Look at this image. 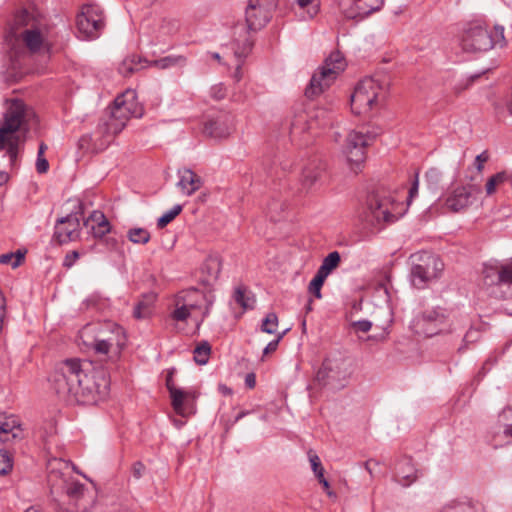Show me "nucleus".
I'll use <instances>...</instances> for the list:
<instances>
[{
	"label": "nucleus",
	"instance_id": "35",
	"mask_svg": "<svg viewBox=\"0 0 512 512\" xmlns=\"http://www.w3.org/2000/svg\"><path fill=\"white\" fill-rule=\"evenodd\" d=\"M425 180L430 190L437 191L442 181V172L438 168L432 167L425 173Z\"/></svg>",
	"mask_w": 512,
	"mask_h": 512
},
{
	"label": "nucleus",
	"instance_id": "31",
	"mask_svg": "<svg viewBox=\"0 0 512 512\" xmlns=\"http://www.w3.org/2000/svg\"><path fill=\"white\" fill-rule=\"evenodd\" d=\"M341 261V256L338 251H333L329 253L322 261L321 266L318 268V272L324 274L328 277V275L338 267Z\"/></svg>",
	"mask_w": 512,
	"mask_h": 512
},
{
	"label": "nucleus",
	"instance_id": "14",
	"mask_svg": "<svg viewBox=\"0 0 512 512\" xmlns=\"http://www.w3.org/2000/svg\"><path fill=\"white\" fill-rule=\"evenodd\" d=\"M276 0H249L245 11L246 23L249 30H259L272 18Z\"/></svg>",
	"mask_w": 512,
	"mask_h": 512
},
{
	"label": "nucleus",
	"instance_id": "29",
	"mask_svg": "<svg viewBox=\"0 0 512 512\" xmlns=\"http://www.w3.org/2000/svg\"><path fill=\"white\" fill-rule=\"evenodd\" d=\"M186 64V57L182 55H168L157 60L147 61V66L158 69H168L175 66L183 67Z\"/></svg>",
	"mask_w": 512,
	"mask_h": 512
},
{
	"label": "nucleus",
	"instance_id": "26",
	"mask_svg": "<svg viewBox=\"0 0 512 512\" xmlns=\"http://www.w3.org/2000/svg\"><path fill=\"white\" fill-rule=\"evenodd\" d=\"M439 512H485L482 505L470 498L452 500L445 504Z\"/></svg>",
	"mask_w": 512,
	"mask_h": 512
},
{
	"label": "nucleus",
	"instance_id": "5",
	"mask_svg": "<svg viewBox=\"0 0 512 512\" xmlns=\"http://www.w3.org/2000/svg\"><path fill=\"white\" fill-rule=\"evenodd\" d=\"M505 43L504 27L495 26V35L482 25L469 24L460 36V45L464 51L467 52H481L488 51L494 45L500 44L503 46Z\"/></svg>",
	"mask_w": 512,
	"mask_h": 512
},
{
	"label": "nucleus",
	"instance_id": "47",
	"mask_svg": "<svg viewBox=\"0 0 512 512\" xmlns=\"http://www.w3.org/2000/svg\"><path fill=\"white\" fill-rule=\"evenodd\" d=\"M286 332H287V329H286V330H284L282 333H280V334L278 335V337H277L275 340L270 341V342L266 345V347L264 348V350H263V355H267V354H269V353H271V352L276 351V350H277V348H278L279 342H280V341H281V339L284 337V335L286 334Z\"/></svg>",
	"mask_w": 512,
	"mask_h": 512
},
{
	"label": "nucleus",
	"instance_id": "46",
	"mask_svg": "<svg viewBox=\"0 0 512 512\" xmlns=\"http://www.w3.org/2000/svg\"><path fill=\"white\" fill-rule=\"evenodd\" d=\"M308 456H309L311 468H312L315 476H318L319 472L324 473V469L322 467L320 458L315 453H312V451H310L308 453Z\"/></svg>",
	"mask_w": 512,
	"mask_h": 512
},
{
	"label": "nucleus",
	"instance_id": "39",
	"mask_svg": "<svg viewBox=\"0 0 512 512\" xmlns=\"http://www.w3.org/2000/svg\"><path fill=\"white\" fill-rule=\"evenodd\" d=\"M278 326V316L274 312L268 313L262 320L261 331L267 334H274Z\"/></svg>",
	"mask_w": 512,
	"mask_h": 512
},
{
	"label": "nucleus",
	"instance_id": "64",
	"mask_svg": "<svg viewBox=\"0 0 512 512\" xmlns=\"http://www.w3.org/2000/svg\"><path fill=\"white\" fill-rule=\"evenodd\" d=\"M55 511L56 512H72V511H70L69 509L63 507L60 504H57Z\"/></svg>",
	"mask_w": 512,
	"mask_h": 512
},
{
	"label": "nucleus",
	"instance_id": "4",
	"mask_svg": "<svg viewBox=\"0 0 512 512\" xmlns=\"http://www.w3.org/2000/svg\"><path fill=\"white\" fill-rule=\"evenodd\" d=\"M394 205L391 192L384 186H376L367 193L364 220L371 226L382 222L392 223L396 219L392 213Z\"/></svg>",
	"mask_w": 512,
	"mask_h": 512
},
{
	"label": "nucleus",
	"instance_id": "7",
	"mask_svg": "<svg viewBox=\"0 0 512 512\" xmlns=\"http://www.w3.org/2000/svg\"><path fill=\"white\" fill-rule=\"evenodd\" d=\"M344 57L339 51H334L325 59L322 67L315 72L305 89V96L313 99L329 88L337 75L344 69Z\"/></svg>",
	"mask_w": 512,
	"mask_h": 512
},
{
	"label": "nucleus",
	"instance_id": "8",
	"mask_svg": "<svg viewBox=\"0 0 512 512\" xmlns=\"http://www.w3.org/2000/svg\"><path fill=\"white\" fill-rule=\"evenodd\" d=\"M411 260L410 281L417 289L425 288L444 268L441 259L432 253L413 254Z\"/></svg>",
	"mask_w": 512,
	"mask_h": 512
},
{
	"label": "nucleus",
	"instance_id": "21",
	"mask_svg": "<svg viewBox=\"0 0 512 512\" xmlns=\"http://www.w3.org/2000/svg\"><path fill=\"white\" fill-rule=\"evenodd\" d=\"M22 39L31 53H37L41 48H45L49 53L51 45L45 40L43 34L38 28L26 29L21 34Z\"/></svg>",
	"mask_w": 512,
	"mask_h": 512
},
{
	"label": "nucleus",
	"instance_id": "62",
	"mask_svg": "<svg viewBox=\"0 0 512 512\" xmlns=\"http://www.w3.org/2000/svg\"><path fill=\"white\" fill-rule=\"evenodd\" d=\"M47 150V145L45 143H40L39 145V149H38V153H37V157H44V153L45 151Z\"/></svg>",
	"mask_w": 512,
	"mask_h": 512
},
{
	"label": "nucleus",
	"instance_id": "40",
	"mask_svg": "<svg viewBox=\"0 0 512 512\" xmlns=\"http://www.w3.org/2000/svg\"><path fill=\"white\" fill-rule=\"evenodd\" d=\"M234 300L244 309L253 307L254 300L247 296L246 289L244 287L236 288L234 293Z\"/></svg>",
	"mask_w": 512,
	"mask_h": 512
},
{
	"label": "nucleus",
	"instance_id": "52",
	"mask_svg": "<svg viewBox=\"0 0 512 512\" xmlns=\"http://www.w3.org/2000/svg\"><path fill=\"white\" fill-rule=\"evenodd\" d=\"M418 188H419V174L416 173L414 176V180L411 184V187L409 189V194L407 198L408 204L412 201V199L418 194Z\"/></svg>",
	"mask_w": 512,
	"mask_h": 512
},
{
	"label": "nucleus",
	"instance_id": "24",
	"mask_svg": "<svg viewBox=\"0 0 512 512\" xmlns=\"http://www.w3.org/2000/svg\"><path fill=\"white\" fill-rule=\"evenodd\" d=\"M175 368L168 371L166 376V387L171 397V404L175 412L184 415V390L177 388L173 381Z\"/></svg>",
	"mask_w": 512,
	"mask_h": 512
},
{
	"label": "nucleus",
	"instance_id": "44",
	"mask_svg": "<svg viewBox=\"0 0 512 512\" xmlns=\"http://www.w3.org/2000/svg\"><path fill=\"white\" fill-rule=\"evenodd\" d=\"M85 490V485L79 481H72L66 489L67 495L72 499H80Z\"/></svg>",
	"mask_w": 512,
	"mask_h": 512
},
{
	"label": "nucleus",
	"instance_id": "59",
	"mask_svg": "<svg viewBox=\"0 0 512 512\" xmlns=\"http://www.w3.org/2000/svg\"><path fill=\"white\" fill-rule=\"evenodd\" d=\"M197 398V394L195 391H184V402L192 400L194 401Z\"/></svg>",
	"mask_w": 512,
	"mask_h": 512
},
{
	"label": "nucleus",
	"instance_id": "41",
	"mask_svg": "<svg viewBox=\"0 0 512 512\" xmlns=\"http://www.w3.org/2000/svg\"><path fill=\"white\" fill-rule=\"evenodd\" d=\"M508 175L505 172H499L491 176L485 185L486 193L491 195L495 192L496 186L508 180Z\"/></svg>",
	"mask_w": 512,
	"mask_h": 512
},
{
	"label": "nucleus",
	"instance_id": "53",
	"mask_svg": "<svg viewBox=\"0 0 512 512\" xmlns=\"http://www.w3.org/2000/svg\"><path fill=\"white\" fill-rule=\"evenodd\" d=\"M145 470V465L142 462L137 461L132 466V475L135 479H140L143 476Z\"/></svg>",
	"mask_w": 512,
	"mask_h": 512
},
{
	"label": "nucleus",
	"instance_id": "55",
	"mask_svg": "<svg viewBox=\"0 0 512 512\" xmlns=\"http://www.w3.org/2000/svg\"><path fill=\"white\" fill-rule=\"evenodd\" d=\"M49 169V163L48 160L45 157H37L36 160V170L40 174H44Z\"/></svg>",
	"mask_w": 512,
	"mask_h": 512
},
{
	"label": "nucleus",
	"instance_id": "34",
	"mask_svg": "<svg viewBox=\"0 0 512 512\" xmlns=\"http://www.w3.org/2000/svg\"><path fill=\"white\" fill-rule=\"evenodd\" d=\"M481 338V330L480 328L470 327L469 330L465 333L462 339V345L459 346L458 352L464 353L469 344L476 343Z\"/></svg>",
	"mask_w": 512,
	"mask_h": 512
},
{
	"label": "nucleus",
	"instance_id": "2",
	"mask_svg": "<svg viewBox=\"0 0 512 512\" xmlns=\"http://www.w3.org/2000/svg\"><path fill=\"white\" fill-rule=\"evenodd\" d=\"M126 95L117 96L109 113L101 117L94 134H84L78 140V148L83 153H98L106 149L113 138L126 126L131 117L141 118L143 108Z\"/></svg>",
	"mask_w": 512,
	"mask_h": 512
},
{
	"label": "nucleus",
	"instance_id": "9",
	"mask_svg": "<svg viewBox=\"0 0 512 512\" xmlns=\"http://www.w3.org/2000/svg\"><path fill=\"white\" fill-rule=\"evenodd\" d=\"M483 287L495 298H504L503 286L512 285V258L508 263L488 262L482 268Z\"/></svg>",
	"mask_w": 512,
	"mask_h": 512
},
{
	"label": "nucleus",
	"instance_id": "13",
	"mask_svg": "<svg viewBox=\"0 0 512 512\" xmlns=\"http://www.w3.org/2000/svg\"><path fill=\"white\" fill-rule=\"evenodd\" d=\"M77 28L87 38L98 37L104 27L102 9L95 4H86L76 17Z\"/></svg>",
	"mask_w": 512,
	"mask_h": 512
},
{
	"label": "nucleus",
	"instance_id": "48",
	"mask_svg": "<svg viewBox=\"0 0 512 512\" xmlns=\"http://www.w3.org/2000/svg\"><path fill=\"white\" fill-rule=\"evenodd\" d=\"M79 256L80 254L76 250L67 253L63 260V266L68 269L71 268L74 265V263L78 260Z\"/></svg>",
	"mask_w": 512,
	"mask_h": 512
},
{
	"label": "nucleus",
	"instance_id": "38",
	"mask_svg": "<svg viewBox=\"0 0 512 512\" xmlns=\"http://www.w3.org/2000/svg\"><path fill=\"white\" fill-rule=\"evenodd\" d=\"M326 278L327 276L317 271L309 283L308 291L318 299L322 297L321 288Z\"/></svg>",
	"mask_w": 512,
	"mask_h": 512
},
{
	"label": "nucleus",
	"instance_id": "12",
	"mask_svg": "<svg viewBox=\"0 0 512 512\" xmlns=\"http://www.w3.org/2000/svg\"><path fill=\"white\" fill-rule=\"evenodd\" d=\"M375 136L362 131H351L345 140L344 154L355 173L360 170L366 159V147L374 140Z\"/></svg>",
	"mask_w": 512,
	"mask_h": 512
},
{
	"label": "nucleus",
	"instance_id": "54",
	"mask_svg": "<svg viewBox=\"0 0 512 512\" xmlns=\"http://www.w3.org/2000/svg\"><path fill=\"white\" fill-rule=\"evenodd\" d=\"M489 159V154L487 151H483L475 158V167L480 172L483 170V164L487 162Z\"/></svg>",
	"mask_w": 512,
	"mask_h": 512
},
{
	"label": "nucleus",
	"instance_id": "30",
	"mask_svg": "<svg viewBox=\"0 0 512 512\" xmlns=\"http://www.w3.org/2000/svg\"><path fill=\"white\" fill-rule=\"evenodd\" d=\"M202 273L206 275L205 282L210 284L213 281H216L221 272V263L217 257L208 258L204 264L202 265Z\"/></svg>",
	"mask_w": 512,
	"mask_h": 512
},
{
	"label": "nucleus",
	"instance_id": "16",
	"mask_svg": "<svg viewBox=\"0 0 512 512\" xmlns=\"http://www.w3.org/2000/svg\"><path fill=\"white\" fill-rule=\"evenodd\" d=\"M380 90L381 86L378 80L366 77L357 84L351 99L353 102H358L361 105L372 108L373 104L377 101Z\"/></svg>",
	"mask_w": 512,
	"mask_h": 512
},
{
	"label": "nucleus",
	"instance_id": "1",
	"mask_svg": "<svg viewBox=\"0 0 512 512\" xmlns=\"http://www.w3.org/2000/svg\"><path fill=\"white\" fill-rule=\"evenodd\" d=\"M51 388L69 404L93 405L107 397L110 375L107 368L93 367L78 358L58 363L49 377Z\"/></svg>",
	"mask_w": 512,
	"mask_h": 512
},
{
	"label": "nucleus",
	"instance_id": "32",
	"mask_svg": "<svg viewBox=\"0 0 512 512\" xmlns=\"http://www.w3.org/2000/svg\"><path fill=\"white\" fill-rule=\"evenodd\" d=\"M211 353V345L208 341L200 342L194 349V361L199 365L208 363Z\"/></svg>",
	"mask_w": 512,
	"mask_h": 512
},
{
	"label": "nucleus",
	"instance_id": "18",
	"mask_svg": "<svg viewBox=\"0 0 512 512\" xmlns=\"http://www.w3.org/2000/svg\"><path fill=\"white\" fill-rule=\"evenodd\" d=\"M114 336L107 339H96L94 349L99 354H108L112 351V358L118 359L122 349L126 345V337L122 327L115 325L113 330Z\"/></svg>",
	"mask_w": 512,
	"mask_h": 512
},
{
	"label": "nucleus",
	"instance_id": "61",
	"mask_svg": "<svg viewBox=\"0 0 512 512\" xmlns=\"http://www.w3.org/2000/svg\"><path fill=\"white\" fill-rule=\"evenodd\" d=\"M503 434L505 437H511L512 438V424H506L504 426Z\"/></svg>",
	"mask_w": 512,
	"mask_h": 512
},
{
	"label": "nucleus",
	"instance_id": "17",
	"mask_svg": "<svg viewBox=\"0 0 512 512\" xmlns=\"http://www.w3.org/2000/svg\"><path fill=\"white\" fill-rule=\"evenodd\" d=\"M231 129L232 116L225 112H219L204 122L203 132L211 138L222 139L230 134Z\"/></svg>",
	"mask_w": 512,
	"mask_h": 512
},
{
	"label": "nucleus",
	"instance_id": "51",
	"mask_svg": "<svg viewBox=\"0 0 512 512\" xmlns=\"http://www.w3.org/2000/svg\"><path fill=\"white\" fill-rule=\"evenodd\" d=\"M252 46H253L252 42H250L249 40H246L243 45V48L241 50L240 49L235 50V52H234L235 56L238 59H244L252 50Z\"/></svg>",
	"mask_w": 512,
	"mask_h": 512
},
{
	"label": "nucleus",
	"instance_id": "50",
	"mask_svg": "<svg viewBox=\"0 0 512 512\" xmlns=\"http://www.w3.org/2000/svg\"><path fill=\"white\" fill-rule=\"evenodd\" d=\"M148 307L143 302H138L133 310V316L136 319H143L147 316Z\"/></svg>",
	"mask_w": 512,
	"mask_h": 512
},
{
	"label": "nucleus",
	"instance_id": "43",
	"mask_svg": "<svg viewBox=\"0 0 512 512\" xmlns=\"http://www.w3.org/2000/svg\"><path fill=\"white\" fill-rule=\"evenodd\" d=\"M13 467V460L7 450H0V475L8 474Z\"/></svg>",
	"mask_w": 512,
	"mask_h": 512
},
{
	"label": "nucleus",
	"instance_id": "10",
	"mask_svg": "<svg viewBox=\"0 0 512 512\" xmlns=\"http://www.w3.org/2000/svg\"><path fill=\"white\" fill-rule=\"evenodd\" d=\"M416 332L426 337H433L441 333H451L453 329L449 322V315L445 308L437 306L427 308L416 316L414 320Z\"/></svg>",
	"mask_w": 512,
	"mask_h": 512
},
{
	"label": "nucleus",
	"instance_id": "63",
	"mask_svg": "<svg viewBox=\"0 0 512 512\" xmlns=\"http://www.w3.org/2000/svg\"><path fill=\"white\" fill-rule=\"evenodd\" d=\"M8 174L6 172H0V185H3L8 181Z\"/></svg>",
	"mask_w": 512,
	"mask_h": 512
},
{
	"label": "nucleus",
	"instance_id": "49",
	"mask_svg": "<svg viewBox=\"0 0 512 512\" xmlns=\"http://www.w3.org/2000/svg\"><path fill=\"white\" fill-rule=\"evenodd\" d=\"M352 327L356 332H368L371 327L372 323L369 320H359L352 323Z\"/></svg>",
	"mask_w": 512,
	"mask_h": 512
},
{
	"label": "nucleus",
	"instance_id": "28",
	"mask_svg": "<svg viewBox=\"0 0 512 512\" xmlns=\"http://www.w3.org/2000/svg\"><path fill=\"white\" fill-rule=\"evenodd\" d=\"M142 63L147 64V60L135 55L129 56L120 63L118 67V72L122 76L128 77L132 75L134 72L143 68L144 66L142 65Z\"/></svg>",
	"mask_w": 512,
	"mask_h": 512
},
{
	"label": "nucleus",
	"instance_id": "25",
	"mask_svg": "<svg viewBox=\"0 0 512 512\" xmlns=\"http://www.w3.org/2000/svg\"><path fill=\"white\" fill-rule=\"evenodd\" d=\"M22 430L20 424L11 417L0 416V441L9 442L14 439H20Z\"/></svg>",
	"mask_w": 512,
	"mask_h": 512
},
{
	"label": "nucleus",
	"instance_id": "33",
	"mask_svg": "<svg viewBox=\"0 0 512 512\" xmlns=\"http://www.w3.org/2000/svg\"><path fill=\"white\" fill-rule=\"evenodd\" d=\"M26 251L17 250L16 252H10L0 255V263L10 265L12 268L20 266L25 258Z\"/></svg>",
	"mask_w": 512,
	"mask_h": 512
},
{
	"label": "nucleus",
	"instance_id": "37",
	"mask_svg": "<svg viewBox=\"0 0 512 512\" xmlns=\"http://www.w3.org/2000/svg\"><path fill=\"white\" fill-rule=\"evenodd\" d=\"M128 239L135 244H146L150 240V233L144 228H132L127 232Z\"/></svg>",
	"mask_w": 512,
	"mask_h": 512
},
{
	"label": "nucleus",
	"instance_id": "22",
	"mask_svg": "<svg viewBox=\"0 0 512 512\" xmlns=\"http://www.w3.org/2000/svg\"><path fill=\"white\" fill-rule=\"evenodd\" d=\"M326 169L325 163L320 159L311 160L302 170V185L304 188L309 189L312 187Z\"/></svg>",
	"mask_w": 512,
	"mask_h": 512
},
{
	"label": "nucleus",
	"instance_id": "6",
	"mask_svg": "<svg viewBox=\"0 0 512 512\" xmlns=\"http://www.w3.org/2000/svg\"><path fill=\"white\" fill-rule=\"evenodd\" d=\"M351 375V360L339 356H328L316 373V382L331 390H340L347 384Z\"/></svg>",
	"mask_w": 512,
	"mask_h": 512
},
{
	"label": "nucleus",
	"instance_id": "19",
	"mask_svg": "<svg viewBox=\"0 0 512 512\" xmlns=\"http://www.w3.org/2000/svg\"><path fill=\"white\" fill-rule=\"evenodd\" d=\"M478 189L472 185L462 186L453 190L446 199V206L452 212H459L467 208L473 201V192Z\"/></svg>",
	"mask_w": 512,
	"mask_h": 512
},
{
	"label": "nucleus",
	"instance_id": "36",
	"mask_svg": "<svg viewBox=\"0 0 512 512\" xmlns=\"http://www.w3.org/2000/svg\"><path fill=\"white\" fill-rule=\"evenodd\" d=\"M183 210V206L180 204L174 205L170 210L166 211L157 220V227L162 229L172 222Z\"/></svg>",
	"mask_w": 512,
	"mask_h": 512
},
{
	"label": "nucleus",
	"instance_id": "58",
	"mask_svg": "<svg viewBox=\"0 0 512 512\" xmlns=\"http://www.w3.org/2000/svg\"><path fill=\"white\" fill-rule=\"evenodd\" d=\"M245 385L253 389L256 385V375L254 373H248L245 377Z\"/></svg>",
	"mask_w": 512,
	"mask_h": 512
},
{
	"label": "nucleus",
	"instance_id": "3",
	"mask_svg": "<svg viewBox=\"0 0 512 512\" xmlns=\"http://www.w3.org/2000/svg\"><path fill=\"white\" fill-rule=\"evenodd\" d=\"M28 110L22 100L13 99L3 114V120L0 122V150L7 146V154L12 167L16 166L20 137L15 135L19 130L28 131Z\"/></svg>",
	"mask_w": 512,
	"mask_h": 512
},
{
	"label": "nucleus",
	"instance_id": "60",
	"mask_svg": "<svg viewBox=\"0 0 512 512\" xmlns=\"http://www.w3.org/2000/svg\"><path fill=\"white\" fill-rule=\"evenodd\" d=\"M374 463L375 465H378V462L375 461V460H367L365 463H364V466H365V469L369 472L370 475L373 474V470L371 468V464Z\"/></svg>",
	"mask_w": 512,
	"mask_h": 512
},
{
	"label": "nucleus",
	"instance_id": "57",
	"mask_svg": "<svg viewBox=\"0 0 512 512\" xmlns=\"http://www.w3.org/2000/svg\"><path fill=\"white\" fill-rule=\"evenodd\" d=\"M316 478L318 479L319 483L322 484L323 488L327 491L328 495L331 496L332 492L328 491V489L330 488V484L328 480L324 477V473L319 472Z\"/></svg>",
	"mask_w": 512,
	"mask_h": 512
},
{
	"label": "nucleus",
	"instance_id": "56",
	"mask_svg": "<svg viewBox=\"0 0 512 512\" xmlns=\"http://www.w3.org/2000/svg\"><path fill=\"white\" fill-rule=\"evenodd\" d=\"M250 412L249 411H241L239 414H237V416L234 418L233 421H229L226 423L225 425V433H228L232 427L239 421L241 420L243 417H245L246 415H248Z\"/></svg>",
	"mask_w": 512,
	"mask_h": 512
},
{
	"label": "nucleus",
	"instance_id": "15",
	"mask_svg": "<svg viewBox=\"0 0 512 512\" xmlns=\"http://www.w3.org/2000/svg\"><path fill=\"white\" fill-rule=\"evenodd\" d=\"M84 226L90 228L93 236L108 249L114 250L118 247V240L115 237L106 236L111 230V225L103 212L93 211L84 221Z\"/></svg>",
	"mask_w": 512,
	"mask_h": 512
},
{
	"label": "nucleus",
	"instance_id": "27",
	"mask_svg": "<svg viewBox=\"0 0 512 512\" xmlns=\"http://www.w3.org/2000/svg\"><path fill=\"white\" fill-rule=\"evenodd\" d=\"M194 289L187 293L185 296H178L176 299V309L172 313V318L176 321H186L191 315V311L197 307L194 303H187V296L190 294H197Z\"/></svg>",
	"mask_w": 512,
	"mask_h": 512
},
{
	"label": "nucleus",
	"instance_id": "45",
	"mask_svg": "<svg viewBox=\"0 0 512 512\" xmlns=\"http://www.w3.org/2000/svg\"><path fill=\"white\" fill-rule=\"evenodd\" d=\"M364 4L365 7L359 6V9L363 10V14L369 15L379 11L384 5V0H365Z\"/></svg>",
	"mask_w": 512,
	"mask_h": 512
},
{
	"label": "nucleus",
	"instance_id": "11",
	"mask_svg": "<svg viewBox=\"0 0 512 512\" xmlns=\"http://www.w3.org/2000/svg\"><path fill=\"white\" fill-rule=\"evenodd\" d=\"M84 218L83 204L79 203L74 211L57 219L54 226L53 240L59 245L79 239L81 233L80 221Z\"/></svg>",
	"mask_w": 512,
	"mask_h": 512
},
{
	"label": "nucleus",
	"instance_id": "20",
	"mask_svg": "<svg viewBox=\"0 0 512 512\" xmlns=\"http://www.w3.org/2000/svg\"><path fill=\"white\" fill-rule=\"evenodd\" d=\"M417 470L410 457L401 458L396 464L395 480L403 487H409L417 478Z\"/></svg>",
	"mask_w": 512,
	"mask_h": 512
},
{
	"label": "nucleus",
	"instance_id": "42",
	"mask_svg": "<svg viewBox=\"0 0 512 512\" xmlns=\"http://www.w3.org/2000/svg\"><path fill=\"white\" fill-rule=\"evenodd\" d=\"M300 8L306 9L308 18L312 19L320 9L319 0H296Z\"/></svg>",
	"mask_w": 512,
	"mask_h": 512
},
{
	"label": "nucleus",
	"instance_id": "23",
	"mask_svg": "<svg viewBox=\"0 0 512 512\" xmlns=\"http://www.w3.org/2000/svg\"><path fill=\"white\" fill-rule=\"evenodd\" d=\"M179 181L177 186L188 196L192 195L202 186V179L191 169L178 170Z\"/></svg>",
	"mask_w": 512,
	"mask_h": 512
}]
</instances>
